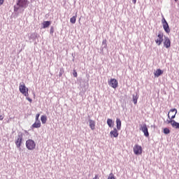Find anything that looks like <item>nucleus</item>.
I'll list each match as a JSON object with an SVG mask.
<instances>
[{"mask_svg": "<svg viewBox=\"0 0 179 179\" xmlns=\"http://www.w3.org/2000/svg\"><path fill=\"white\" fill-rule=\"evenodd\" d=\"M29 3H30L29 0H17L16 5H14L13 6L15 15H17V16L19 15L17 13L19 10H22V12H24V10L29 6Z\"/></svg>", "mask_w": 179, "mask_h": 179, "instance_id": "f257e3e1", "label": "nucleus"}, {"mask_svg": "<svg viewBox=\"0 0 179 179\" xmlns=\"http://www.w3.org/2000/svg\"><path fill=\"white\" fill-rule=\"evenodd\" d=\"M16 148L17 149H20L22 144L23 143V134L22 133V131H19L18 134L17 136V139H15V141Z\"/></svg>", "mask_w": 179, "mask_h": 179, "instance_id": "f03ea898", "label": "nucleus"}, {"mask_svg": "<svg viewBox=\"0 0 179 179\" xmlns=\"http://www.w3.org/2000/svg\"><path fill=\"white\" fill-rule=\"evenodd\" d=\"M25 146L28 150H34L36 149V142L32 139L26 141Z\"/></svg>", "mask_w": 179, "mask_h": 179, "instance_id": "7ed1b4c3", "label": "nucleus"}, {"mask_svg": "<svg viewBox=\"0 0 179 179\" xmlns=\"http://www.w3.org/2000/svg\"><path fill=\"white\" fill-rule=\"evenodd\" d=\"M19 90L22 93V94H23V96H24L25 97H28L29 88L26 87V85H24V83H22H22L20 84Z\"/></svg>", "mask_w": 179, "mask_h": 179, "instance_id": "20e7f679", "label": "nucleus"}, {"mask_svg": "<svg viewBox=\"0 0 179 179\" xmlns=\"http://www.w3.org/2000/svg\"><path fill=\"white\" fill-rule=\"evenodd\" d=\"M133 152L136 156H141V155H142V152H143V149L142 148V146L136 144L133 148Z\"/></svg>", "mask_w": 179, "mask_h": 179, "instance_id": "39448f33", "label": "nucleus"}, {"mask_svg": "<svg viewBox=\"0 0 179 179\" xmlns=\"http://www.w3.org/2000/svg\"><path fill=\"white\" fill-rule=\"evenodd\" d=\"M108 83L110 87H113V89H117V87H118V80L115 78H111L108 81Z\"/></svg>", "mask_w": 179, "mask_h": 179, "instance_id": "423d86ee", "label": "nucleus"}, {"mask_svg": "<svg viewBox=\"0 0 179 179\" xmlns=\"http://www.w3.org/2000/svg\"><path fill=\"white\" fill-rule=\"evenodd\" d=\"M140 131H142V132H143L144 136H145V138H149V131L148 129V126L146 125V124L141 125Z\"/></svg>", "mask_w": 179, "mask_h": 179, "instance_id": "0eeeda50", "label": "nucleus"}, {"mask_svg": "<svg viewBox=\"0 0 179 179\" xmlns=\"http://www.w3.org/2000/svg\"><path fill=\"white\" fill-rule=\"evenodd\" d=\"M176 115H177V109L176 108L171 109L168 113V118H169V120H174V118H176Z\"/></svg>", "mask_w": 179, "mask_h": 179, "instance_id": "6e6552de", "label": "nucleus"}, {"mask_svg": "<svg viewBox=\"0 0 179 179\" xmlns=\"http://www.w3.org/2000/svg\"><path fill=\"white\" fill-rule=\"evenodd\" d=\"M29 40H30V43H33V41H36V38H38V34L37 32L31 33L28 35Z\"/></svg>", "mask_w": 179, "mask_h": 179, "instance_id": "1a4fd4ad", "label": "nucleus"}, {"mask_svg": "<svg viewBox=\"0 0 179 179\" xmlns=\"http://www.w3.org/2000/svg\"><path fill=\"white\" fill-rule=\"evenodd\" d=\"M164 46L165 48H170L171 47V41L167 36H164Z\"/></svg>", "mask_w": 179, "mask_h": 179, "instance_id": "9d476101", "label": "nucleus"}, {"mask_svg": "<svg viewBox=\"0 0 179 179\" xmlns=\"http://www.w3.org/2000/svg\"><path fill=\"white\" fill-rule=\"evenodd\" d=\"M110 138H118L120 133H118V130L117 128L114 127L113 130L110 132Z\"/></svg>", "mask_w": 179, "mask_h": 179, "instance_id": "9b49d317", "label": "nucleus"}, {"mask_svg": "<svg viewBox=\"0 0 179 179\" xmlns=\"http://www.w3.org/2000/svg\"><path fill=\"white\" fill-rule=\"evenodd\" d=\"M167 124H171L173 128H176V129H179V123L176 122L173 120H167Z\"/></svg>", "mask_w": 179, "mask_h": 179, "instance_id": "f8f14e48", "label": "nucleus"}, {"mask_svg": "<svg viewBox=\"0 0 179 179\" xmlns=\"http://www.w3.org/2000/svg\"><path fill=\"white\" fill-rule=\"evenodd\" d=\"M162 24L166 33H170V27H169V24L167 23V21H166V19H163Z\"/></svg>", "mask_w": 179, "mask_h": 179, "instance_id": "ddd939ff", "label": "nucleus"}, {"mask_svg": "<svg viewBox=\"0 0 179 179\" xmlns=\"http://www.w3.org/2000/svg\"><path fill=\"white\" fill-rule=\"evenodd\" d=\"M88 122L90 124V128H91L92 131H94L96 129V122L92 119H89Z\"/></svg>", "mask_w": 179, "mask_h": 179, "instance_id": "4468645a", "label": "nucleus"}, {"mask_svg": "<svg viewBox=\"0 0 179 179\" xmlns=\"http://www.w3.org/2000/svg\"><path fill=\"white\" fill-rule=\"evenodd\" d=\"M122 125V122H121V119L117 117L116 118V129L118 131H121V127Z\"/></svg>", "mask_w": 179, "mask_h": 179, "instance_id": "2eb2a0df", "label": "nucleus"}, {"mask_svg": "<svg viewBox=\"0 0 179 179\" xmlns=\"http://www.w3.org/2000/svg\"><path fill=\"white\" fill-rule=\"evenodd\" d=\"M51 21H43L42 22V29H48L51 26Z\"/></svg>", "mask_w": 179, "mask_h": 179, "instance_id": "dca6fc26", "label": "nucleus"}, {"mask_svg": "<svg viewBox=\"0 0 179 179\" xmlns=\"http://www.w3.org/2000/svg\"><path fill=\"white\" fill-rule=\"evenodd\" d=\"M31 128H41V122L35 120V122L31 125Z\"/></svg>", "mask_w": 179, "mask_h": 179, "instance_id": "f3484780", "label": "nucleus"}, {"mask_svg": "<svg viewBox=\"0 0 179 179\" xmlns=\"http://www.w3.org/2000/svg\"><path fill=\"white\" fill-rule=\"evenodd\" d=\"M138 99H139V95H138V93L136 92V94H133V103H134V104H135V105L138 104Z\"/></svg>", "mask_w": 179, "mask_h": 179, "instance_id": "a211bd4d", "label": "nucleus"}, {"mask_svg": "<svg viewBox=\"0 0 179 179\" xmlns=\"http://www.w3.org/2000/svg\"><path fill=\"white\" fill-rule=\"evenodd\" d=\"M163 37H164L163 33H159L158 34V38H159V40L157 41L158 45H160V44L163 43V40H164Z\"/></svg>", "mask_w": 179, "mask_h": 179, "instance_id": "6ab92c4d", "label": "nucleus"}, {"mask_svg": "<svg viewBox=\"0 0 179 179\" xmlns=\"http://www.w3.org/2000/svg\"><path fill=\"white\" fill-rule=\"evenodd\" d=\"M106 122H107V124L109 127V128L114 127V122L113 121V119L108 118Z\"/></svg>", "mask_w": 179, "mask_h": 179, "instance_id": "aec40b11", "label": "nucleus"}, {"mask_svg": "<svg viewBox=\"0 0 179 179\" xmlns=\"http://www.w3.org/2000/svg\"><path fill=\"white\" fill-rule=\"evenodd\" d=\"M76 17H78L77 15L70 18V22L72 23V24H75L76 23Z\"/></svg>", "mask_w": 179, "mask_h": 179, "instance_id": "412c9836", "label": "nucleus"}, {"mask_svg": "<svg viewBox=\"0 0 179 179\" xmlns=\"http://www.w3.org/2000/svg\"><path fill=\"white\" fill-rule=\"evenodd\" d=\"M41 121L42 124H45V122H47V117L45 116V115H43L41 117Z\"/></svg>", "mask_w": 179, "mask_h": 179, "instance_id": "4be33fe9", "label": "nucleus"}, {"mask_svg": "<svg viewBox=\"0 0 179 179\" xmlns=\"http://www.w3.org/2000/svg\"><path fill=\"white\" fill-rule=\"evenodd\" d=\"M101 47H103V48H107V39L103 40Z\"/></svg>", "mask_w": 179, "mask_h": 179, "instance_id": "5701e85b", "label": "nucleus"}, {"mask_svg": "<svg viewBox=\"0 0 179 179\" xmlns=\"http://www.w3.org/2000/svg\"><path fill=\"white\" fill-rule=\"evenodd\" d=\"M108 179H117L115 176H114V173H110L108 177Z\"/></svg>", "mask_w": 179, "mask_h": 179, "instance_id": "b1692460", "label": "nucleus"}, {"mask_svg": "<svg viewBox=\"0 0 179 179\" xmlns=\"http://www.w3.org/2000/svg\"><path fill=\"white\" fill-rule=\"evenodd\" d=\"M164 134H165V135H168V134H170V129L167 127L164 128Z\"/></svg>", "mask_w": 179, "mask_h": 179, "instance_id": "393cba45", "label": "nucleus"}, {"mask_svg": "<svg viewBox=\"0 0 179 179\" xmlns=\"http://www.w3.org/2000/svg\"><path fill=\"white\" fill-rule=\"evenodd\" d=\"M73 76L74 78H78V72L75 69L73 71Z\"/></svg>", "mask_w": 179, "mask_h": 179, "instance_id": "a878e982", "label": "nucleus"}, {"mask_svg": "<svg viewBox=\"0 0 179 179\" xmlns=\"http://www.w3.org/2000/svg\"><path fill=\"white\" fill-rule=\"evenodd\" d=\"M62 73H64V69H60L59 72V78H61V76H62Z\"/></svg>", "mask_w": 179, "mask_h": 179, "instance_id": "bb28decb", "label": "nucleus"}, {"mask_svg": "<svg viewBox=\"0 0 179 179\" xmlns=\"http://www.w3.org/2000/svg\"><path fill=\"white\" fill-rule=\"evenodd\" d=\"M40 113L36 115L35 121H40Z\"/></svg>", "mask_w": 179, "mask_h": 179, "instance_id": "cd10ccee", "label": "nucleus"}, {"mask_svg": "<svg viewBox=\"0 0 179 179\" xmlns=\"http://www.w3.org/2000/svg\"><path fill=\"white\" fill-rule=\"evenodd\" d=\"M163 73V71L158 69L157 70V76H160Z\"/></svg>", "mask_w": 179, "mask_h": 179, "instance_id": "c85d7f7f", "label": "nucleus"}, {"mask_svg": "<svg viewBox=\"0 0 179 179\" xmlns=\"http://www.w3.org/2000/svg\"><path fill=\"white\" fill-rule=\"evenodd\" d=\"M50 34H54V27H50Z\"/></svg>", "mask_w": 179, "mask_h": 179, "instance_id": "c756f323", "label": "nucleus"}, {"mask_svg": "<svg viewBox=\"0 0 179 179\" xmlns=\"http://www.w3.org/2000/svg\"><path fill=\"white\" fill-rule=\"evenodd\" d=\"M27 100H28V101H29V103H32L33 102V99H31L30 97L29 96H26Z\"/></svg>", "mask_w": 179, "mask_h": 179, "instance_id": "7c9ffc66", "label": "nucleus"}, {"mask_svg": "<svg viewBox=\"0 0 179 179\" xmlns=\"http://www.w3.org/2000/svg\"><path fill=\"white\" fill-rule=\"evenodd\" d=\"M154 75H155V78H157V70L155 71Z\"/></svg>", "mask_w": 179, "mask_h": 179, "instance_id": "2f4dec72", "label": "nucleus"}, {"mask_svg": "<svg viewBox=\"0 0 179 179\" xmlns=\"http://www.w3.org/2000/svg\"><path fill=\"white\" fill-rule=\"evenodd\" d=\"M3 2H5V0H0V6L3 5Z\"/></svg>", "mask_w": 179, "mask_h": 179, "instance_id": "473e14b6", "label": "nucleus"}, {"mask_svg": "<svg viewBox=\"0 0 179 179\" xmlns=\"http://www.w3.org/2000/svg\"><path fill=\"white\" fill-rule=\"evenodd\" d=\"M4 117L3 115H0V121H2L3 120Z\"/></svg>", "mask_w": 179, "mask_h": 179, "instance_id": "72a5a7b5", "label": "nucleus"}, {"mask_svg": "<svg viewBox=\"0 0 179 179\" xmlns=\"http://www.w3.org/2000/svg\"><path fill=\"white\" fill-rule=\"evenodd\" d=\"M93 179H99V175H95L94 178Z\"/></svg>", "mask_w": 179, "mask_h": 179, "instance_id": "f704fd0d", "label": "nucleus"}, {"mask_svg": "<svg viewBox=\"0 0 179 179\" xmlns=\"http://www.w3.org/2000/svg\"><path fill=\"white\" fill-rule=\"evenodd\" d=\"M103 50H104V48H103L102 46H101V52L103 54Z\"/></svg>", "mask_w": 179, "mask_h": 179, "instance_id": "c9c22d12", "label": "nucleus"}, {"mask_svg": "<svg viewBox=\"0 0 179 179\" xmlns=\"http://www.w3.org/2000/svg\"><path fill=\"white\" fill-rule=\"evenodd\" d=\"M24 132H25L26 135H29V131H27V130H24Z\"/></svg>", "mask_w": 179, "mask_h": 179, "instance_id": "e433bc0d", "label": "nucleus"}, {"mask_svg": "<svg viewBox=\"0 0 179 179\" xmlns=\"http://www.w3.org/2000/svg\"><path fill=\"white\" fill-rule=\"evenodd\" d=\"M133 3H136V0H132Z\"/></svg>", "mask_w": 179, "mask_h": 179, "instance_id": "4c0bfd02", "label": "nucleus"}, {"mask_svg": "<svg viewBox=\"0 0 179 179\" xmlns=\"http://www.w3.org/2000/svg\"><path fill=\"white\" fill-rule=\"evenodd\" d=\"M155 43L156 44H157V39H155Z\"/></svg>", "mask_w": 179, "mask_h": 179, "instance_id": "58836bf2", "label": "nucleus"}, {"mask_svg": "<svg viewBox=\"0 0 179 179\" xmlns=\"http://www.w3.org/2000/svg\"><path fill=\"white\" fill-rule=\"evenodd\" d=\"M175 1H178V0H175Z\"/></svg>", "mask_w": 179, "mask_h": 179, "instance_id": "ea45409f", "label": "nucleus"}]
</instances>
